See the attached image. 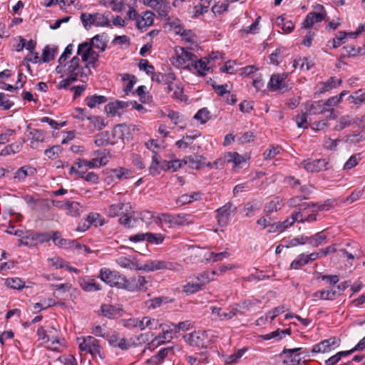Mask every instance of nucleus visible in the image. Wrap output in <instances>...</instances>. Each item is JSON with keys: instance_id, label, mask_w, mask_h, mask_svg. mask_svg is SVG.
Wrapping results in <instances>:
<instances>
[{"instance_id": "38", "label": "nucleus", "mask_w": 365, "mask_h": 365, "mask_svg": "<svg viewBox=\"0 0 365 365\" xmlns=\"http://www.w3.org/2000/svg\"><path fill=\"white\" fill-rule=\"evenodd\" d=\"M282 199L279 197H274L264 206V211L267 214H270L281 209Z\"/></svg>"}, {"instance_id": "22", "label": "nucleus", "mask_w": 365, "mask_h": 365, "mask_svg": "<svg viewBox=\"0 0 365 365\" xmlns=\"http://www.w3.org/2000/svg\"><path fill=\"white\" fill-rule=\"evenodd\" d=\"M77 55L81 56L82 61L88 62L91 55V39H88L78 45Z\"/></svg>"}, {"instance_id": "62", "label": "nucleus", "mask_w": 365, "mask_h": 365, "mask_svg": "<svg viewBox=\"0 0 365 365\" xmlns=\"http://www.w3.org/2000/svg\"><path fill=\"white\" fill-rule=\"evenodd\" d=\"M136 217L137 218L140 217V219L146 224H150L152 222L153 218L154 217V215L151 212L148 210H144L140 213L136 212Z\"/></svg>"}, {"instance_id": "25", "label": "nucleus", "mask_w": 365, "mask_h": 365, "mask_svg": "<svg viewBox=\"0 0 365 365\" xmlns=\"http://www.w3.org/2000/svg\"><path fill=\"white\" fill-rule=\"evenodd\" d=\"M29 135L31 136L30 145L32 148H36L38 144L43 142L46 137L45 132L38 129L31 130Z\"/></svg>"}, {"instance_id": "24", "label": "nucleus", "mask_w": 365, "mask_h": 365, "mask_svg": "<svg viewBox=\"0 0 365 365\" xmlns=\"http://www.w3.org/2000/svg\"><path fill=\"white\" fill-rule=\"evenodd\" d=\"M57 53V46H46L43 49L42 56H41V62L46 63L53 60Z\"/></svg>"}, {"instance_id": "28", "label": "nucleus", "mask_w": 365, "mask_h": 365, "mask_svg": "<svg viewBox=\"0 0 365 365\" xmlns=\"http://www.w3.org/2000/svg\"><path fill=\"white\" fill-rule=\"evenodd\" d=\"M108 40V37L105 33L96 35L93 37V47L98 49L99 51H103L107 46Z\"/></svg>"}, {"instance_id": "42", "label": "nucleus", "mask_w": 365, "mask_h": 365, "mask_svg": "<svg viewBox=\"0 0 365 365\" xmlns=\"http://www.w3.org/2000/svg\"><path fill=\"white\" fill-rule=\"evenodd\" d=\"M225 158L227 163L232 162L235 166H240L242 163L246 162L245 158L236 152L227 153Z\"/></svg>"}, {"instance_id": "61", "label": "nucleus", "mask_w": 365, "mask_h": 365, "mask_svg": "<svg viewBox=\"0 0 365 365\" xmlns=\"http://www.w3.org/2000/svg\"><path fill=\"white\" fill-rule=\"evenodd\" d=\"M305 66L307 68H310V67L314 66L313 64H311L310 62L308 61L307 58L299 57L293 61V66L294 68H297V67H299V68H304Z\"/></svg>"}, {"instance_id": "9", "label": "nucleus", "mask_w": 365, "mask_h": 365, "mask_svg": "<svg viewBox=\"0 0 365 365\" xmlns=\"http://www.w3.org/2000/svg\"><path fill=\"white\" fill-rule=\"evenodd\" d=\"M302 348L284 349L282 353L284 356L283 363L285 365H299L302 358L299 351Z\"/></svg>"}, {"instance_id": "29", "label": "nucleus", "mask_w": 365, "mask_h": 365, "mask_svg": "<svg viewBox=\"0 0 365 365\" xmlns=\"http://www.w3.org/2000/svg\"><path fill=\"white\" fill-rule=\"evenodd\" d=\"M137 217L135 212H132V213L126 212L119 219L120 224L126 228L135 227Z\"/></svg>"}, {"instance_id": "59", "label": "nucleus", "mask_w": 365, "mask_h": 365, "mask_svg": "<svg viewBox=\"0 0 365 365\" xmlns=\"http://www.w3.org/2000/svg\"><path fill=\"white\" fill-rule=\"evenodd\" d=\"M193 277L198 283L202 284V288L210 280H212V279L210 278V272L208 271H205L197 276H194Z\"/></svg>"}, {"instance_id": "35", "label": "nucleus", "mask_w": 365, "mask_h": 365, "mask_svg": "<svg viewBox=\"0 0 365 365\" xmlns=\"http://www.w3.org/2000/svg\"><path fill=\"white\" fill-rule=\"evenodd\" d=\"M357 120H355L354 118L351 117V115H344L339 118V120L337 121L334 130H341L344 129L345 128L351 125L353 123H357Z\"/></svg>"}, {"instance_id": "14", "label": "nucleus", "mask_w": 365, "mask_h": 365, "mask_svg": "<svg viewBox=\"0 0 365 365\" xmlns=\"http://www.w3.org/2000/svg\"><path fill=\"white\" fill-rule=\"evenodd\" d=\"M304 109L309 115L324 113L327 111L322 101L307 102L304 104Z\"/></svg>"}, {"instance_id": "43", "label": "nucleus", "mask_w": 365, "mask_h": 365, "mask_svg": "<svg viewBox=\"0 0 365 365\" xmlns=\"http://www.w3.org/2000/svg\"><path fill=\"white\" fill-rule=\"evenodd\" d=\"M122 81L125 83L123 90L128 94L132 91L134 84L136 83V78L133 75L125 73L122 76Z\"/></svg>"}, {"instance_id": "56", "label": "nucleus", "mask_w": 365, "mask_h": 365, "mask_svg": "<svg viewBox=\"0 0 365 365\" xmlns=\"http://www.w3.org/2000/svg\"><path fill=\"white\" fill-rule=\"evenodd\" d=\"M308 264V262H307V259H306V255L301 254L297 257L296 259L292 261V262L290 264V267H291V269H297L299 267H301L305 264Z\"/></svg>"}, {"instance_id": "13", "label": "nucleus", "mask_w": 365, "mask_h": 365, "mask_svg": "<svg viewBox=\"0 0 365 365\" xmlns=\"http://www.w3.org/2000/svg\"><path fill=\"white\" fill-rule=\"evenodd\" d=\"M121 309L114 305L104 304L101 309L96 312L99 316H103L109 319L118 317L120 316Z\"/></svg>"}, {"instance_id": "11", "label": "nucleus", "mask_w": 365, "mask_h": 365, "mask_svg": "<svg viewBox=\"0 0 365 365\" xmlns=\"http://www.w3.org/2000/svg\"><path fill=\"white\" fill-rule=\"evenodd\" d=\"M287 74L283 73L282 74H273L271 76L268 86L273 91H282L283 92L287 90V85L285 79Z\"/></svg>"}, {"instance_id": "31", "label": "nucleus", "mask_w": 365, "mask_h": 365, "mask_svg": "<svg viewBox=\"0 0 365 365\" xmlns=\"http://www.w3.org/2000/svg\"><path fill=\"white\" fill-rule=\"evenodd\" d=\"M190 281L187 282L182 286L183 292L187 294H192L202 289V284L198 283L195 279H194V277H190Z\"/></svg>"}, {"instance_id": "23", "label": "nucleus", "mask_w": 365, "mask_h": 365, "mask_svg": "<svg viewBox=\"0 0 365 365\" xmlns=\"http://www.w3.org/2000/svg\"><path fill=\"white\" fill-rule=\"evenodd\" d=\"M339 293L337 292V291L331 288L330 289L327 290H319L316 292H314L312 295L313 300L317 301V300H333Z\"/></svg>"}, {"instance_id": "20", "label": "nucleus", "mask_w": 365, "mask_h": 365, "mask_svg": "<svg viewBox=\"0 0 365 365\" xmlns=\"http://www.w3.org/2000/svg\"><path fill=\"white\" fill-rule=\"evenodd\" d=\"M325 16L326 13L324 11L319 13H309L303 21V26L305 29L311 28L315 23L321 22Z\"/></svg>"}, {"instance_id": "2", "label": "nucleus", "mask_w": 365, "mask_h": 365, "mask_svg": "<svg viewBox=\"0 0 365 365\" xmlns=\"http://www.w3.org/2000/svg\"><path fill=\"white\" fill-rule=\"evenodd\" d=\"M115 262L123 268L143 270L147 272H154L157 270L179 272L182 269V266L180 264L165 260H151L148 261L143 265H138L137 262L134 261V258L121 256L118 257L115 259Z\"/></svg>"}, {"instance_id": "12", "label": "nucleus", "mask_w": 365, "mask_h": 365, "mask_svg": "<svg viewBox=\"0 0 365 365\" xmlns=\"http://www.w3.org/2000/svg\"><path fill=\"white\" fill-rule=\"evenodd\" d=\"M37 334L42 339L44 340L46 339L48 343L51 342V344L48 345V347L51 350L59 351L60 346L63 345L62 342L64 341L63 339H60L59 338L47 334L46 331L42 327L38 329Z\"/></svg>"}, {"instance_id": "4", "label": "nucleus", "mask_w": 365, "mask_h": 365, "mask_svg": "<svg viewBox=\"0 0 365 365\" xmlns=\"http://www.w3.org/2000/svg\"><path fill=\"white\" fill-rule=\"evenodd\" d=\"M91 169V161L86 160L84 159H78V160L73 165L69 170L71 175L73 174L78 175L80 178L85 179L87 181L91 180V173L88 170Z\"/></svg>"}, {"instance_id": "27", "label": "nucleus", "mask_w": 365, "mask_h": 365, "mask_svg": "<svg viewBox=\"0 0 365 365\" xmlns=\"http://www.w3.org/2000/svg\"><path fill=\"white\" fill-rule=\"evenodd\" d=\"M200 198L201 193L200 192H193L191 194H184L176 199V204L178 205H184L198 200Z\"/></svg>"}, {"instance_id": "7", "label": "nucleus", "mask_w": 365, "mask_h": 365, "mask_svg": "<svg viewBox=\"0 0 365 365\" xmlns=\"http://www.w3.org/2000/svg\"><path fill=\"white\" fill-rule=\"evenodd\" d=\"M302 167L308 172H321L329 169V163L327 159L305 160L301 163Z\"/></svg>"}, {"instance_id": "44", "label": "nucleus", "mask_w": 365, "mask_h": 365, "mask_svg": "<svg viewBox=\"0 0 365 365\" xmlns=\"http://www.w3.org/2000/svg\"><path fill=\"white\" fill-rule=\"evenodd\" d=\"M347 94L346 91H343L339 95L334 96L328 98L323 104L324 107H334L340 103L344 96Z\"/></svg>"}, {"instance_id": "60", "label": "nucleus", "mask_w": 365, "mask_h": 365, "mask_svg": "<svg viewBox=\"0 0 365 365\" xmlns=\"http://www.w3.org/2000/svg\"><path fill=\"white\" fill-rule=\"evenodd\" d=\"M164 240V237L161 234H153V233H147L146 241L153 243L159 245L161 244Z\"/></svg>"}, {"instance_id": "30", "label": "nucleus", "mask_w": 365, "mask_h": 365, "mask_svg": "<svg viewBox=\"0 0 365 365\" xmlns=\"http://www.w3.org/2000/svg\"><path fill=\"white\" fill-rule=\"evenodd\" d=\"M36 173V170L30 166H23L15 173L14 178L19 181L24 180L27 176H32Z\"/></svg>"}, {"instance_id": "1", "label": "nucleus", "mask_w": 365, "mask_h": 365, "mask_svg": "<svg viewBox=\"0 0 365 365\" xmlns=\"http://www.w3.org/2000/svg\"><path fill=\"white\" fill-rule=\"evenodd\" d=\"M221 55L219 52H212L207 57L197 60L196 56L188 52L183 47H176L175 50V56L173 57L172 64L175 67L182 66V68H212L215 66L212 64V61L220 60Z\"/></svg>"}, {"instance_id": "26", "label": "nucleus", "mask_w": 365, "mask_h": 365, "mask_svg": "<svg viewBox=\"0 0 365 365\" xmlns=\"http://www.w3.org/2000/svg\"><path fill=\"white\" fill-rule=\"evenodd\" d=\"M329 233L327 230H324L316 233L309 238V244L314 247H318L327 242Z\"/></svg>"}, {"instance_id": "3", "label": "nucleus", "mask_w": 365, "mask_h": 365, "mask_svg": "<svg viewBox=\"0 0 365 365\" xmlns=\"http://www.w3.org/2000/svg\"><path fill=\"white\" fill-rule=\"evenodd\" d=\"M98 277L110 287H115L118 289H125V285L128 283L125 277L108 268L101 269Z\"/></svg>"}, {"instance_id": "17", "label": "nucleus", "mask_w": 365, "mask_h": 365, "mask_svg": "<svg viewBox=\"0 0 365 365\" xmlns=\"http://www.w3.org/2000/svg\"><path fill=\"white\" fill-rule=\"evenodd\" d=\"M210 309L212 311V314L216 317V319L221 321L232 319L237 312V309L224 310L223 309L217 307H211Z\"/></svg>"}, {"instance_id": "48", "label": "nucleus", "mask_w": 365, "mask_h": 365, "mask_svg": "<svg viewBox=\"0 0 365 365\" xmlns=\"http://www.w3.org/2000/svg\"><path fill=\"white\" fill-rule=\"evenodd\" d=\"M194 118L204 124L210 118V113L206 108H201L195 115Z\"/></svg>"}, {"instance_id": "18", "label": "nucleus", "mask_w": 365, "mask_h": 365, "mask_svg": "<svg viewBox=\"0 0 365 365\" xmlns=\"http://www.w3.org/2000/svg\"><path fill=\"white\" fill-rule=\"evenodd\" d=\"M204 333L194 331L192 333L183 336L184 339L191 346H204Z\"/></svg>"}, {"instance_id": "54", "label": "nucleus", "mask_w": 365, "mask_h": 365, "mask_svg": "<svg viewBox=\"0 0 365 365\" xmlns=\"http://www.w3.org/2000/svg\"><path fill=\"white\" fill-rule=\"evenodd\" d=\"M109 5L113 11L122 12L125 10L128 5L124 3L123 0H110Z\"/></svg>"}, {"instance_id": "15", "label": "nucleus", "mask_w": 365, "mask_h": 365, "mask_svg": "<svg viewBox=\"0 0 365 365\" xmlns=\"http://www.w3.org/2000/svg\"><path fill=\"white\" fill-rule=\"evenodd\" d=\"M109 153L103 149L93 153V168H99L106 165L110 160Z\"/></svg>"}, {"instance_id": "10", "label": "nucleus", "mask_w": 365, "mask_h": 365, "mask_svg": "<svg viewBox=\"0 0 365 365\" xmlns=\"http://www.w3.org/2000/svg\"><path fill=\"white\" fill-rule=\"evenodd\" d=\"M128 106V102L116 100L106 105L104 110L108 115L120 116L123 113V110Z\"/></svg>"}, {"instance_id": "49", "label": "nucleus", "mask_w": 365, "mask_h": 365, "mask_svg": "<svg viewBox=\"0 0 365 365\" xmlns=\"http://www.w3.org/2000/svg\"><path fill=\"white\" fill-rule=\"evenodd\" d=\"M208 83L212 86L215 92L220 96H223L227 93H230V91L228 90V85L226 83L217 85L216 82L212 78L210 79Z\"/></svg>"}, {"instance_id": "53", "label": "nucleus", "mask_w": 365, "mask_h": 365, "mask_svg": "<svg viewBox=\"0 0 365 365\" xmlns=\"http://www.w3.org/2000/svg\"><path fill=\"white\" fill-rule=\"evenodd\" d=\"M143 327H140V330H143L145 327H149L150 329H157L158 322L154 319H150L148 317H143L140 319Z\"/></svg>"}, {"instance_id": "58", "label": "nucleus", "mask_w": 365, "mask_h": 365, "mask_svg": "<svg viewBox=\"0 0 365 365\" xmlns=\"http://www.w3.org/2000/svg\"><path fill=\"white\" fill-rule=\"evenodd\" d=\"M261 205L257 201H252L250 202H247L245 204L244 207V212H245V215L247 217L250 216V213L255 210H259Z\"/></svg>"}, {"instance_id": "16", "label": "nucleus", "mask_w": 365, "mask_h": 365, "mask_svg": "<svg viewBox=\"0 0 365 365\" xmlns=\"http://www.w3.org/2000/svg\"><path fill=\"white\" fill-rule=\"evenodd\" d=\"M175 349L180 351V348L178 346L162 349L158 354L150 358L147 362L152 365H158L163 361L164 359L168 355V353L174 351Z\"/></svg>"}, {"instance_id": "21", "label": "nucleus", "mask_w": 365, "mask_h": 365, "mask_svg": "<svg viewBox=\"0 0 365 365\" xmlns=\"http://www.w3.org/2000/svg\"><path fill=\"white\" fill-rule=\"evenodd\" d=\"M130 127L125 124H119L113 128L112 137L113 140L128 138L130 133Z\"/></svg>"}, {"instance_id": "33", "label": "nucleus", "mask_w": 365, "mask_h": 365, "mask_svg": "<svg viewBox=\"0 0 365 365\" xmlns=\"http://www.w3.org/2000/svg\"><path fill=\"white\" fill-rule=\"evenodd\" d=\"M94 143L97 146H104L115 142L111 139L109 132L104 131L96 135Z\"/></svg>"}, {"instance_id": "19", "label": "nucleus", "mask_w": 365, "mask_h": 365, "mask_svg": "<svg viewBox=\"0 0 365 365\" xmlns=\"http://www.w3.org/2000/svg\"><path fill=\"white\" fill-rule=\"evenodd\" d=\"M159 327L162 329L163 334L156 336L154 341H157V344H161L165 341H170L173 339L171 334L174 333V329L172 327L171 324L170 325H163L160 324H159Z\"/></svg>"}, {"instance_id": "6", "label": "nucleus", "mask_w": 365, "mask_h": 365, "mask_svg": "<svg viewBox=\"0 0 365 365\" xmlns=\"http://www.w3.org/2000/svg\"><path fill=\"white\" fill-rule=\"evenodd\" d=\"M148 75L151 76L153 81L158 83H165L168 85V92L170 93L173 90L172 83L175 79V75L170 70H164L162 72H152L150 70H145Z\"/></svg>"}, {"instance_id": "32", "label": "nucleus", "mask_w": 365, "mask_h": 365, "mask_svg": "<svg viewBox=\"0 0 365 365\" xmlns=\"http://www.w3.org/2000/svg\"><path fill=\"white\" fill-rule=\"evenodd\" d=\"M187 163L190 167L195 169H199L205 165L203 157L200 155L185 157L183 160V164L186 165Z\"/></svg>"}, {"instance_id": "5", "label": "nucleus", "mask_w": 365, "mask_h": 365, "mask_svg": "<svg viewBox=\"0 0 365 365\" xmlns=\"http://www.w3.org/2000/svg\"><path fill=\"white\" fill-rule=\"evenodd\" d=\"M218 224L222 226H226L230 219L237 212V207L230 202L226 203L222 207L216 210Z\"/></svg>"}, {"instance_id": "52", "label": "nucleus", "mask_w": 365, "mask_h": 365, "mask_svg": "<svg viewBox=\"0 0 365 365\" xmlns=\"http://www.w3.org/2000/svg\"><path fill=\"white\" fill-rule=\"evenodd\" d=\"M125 205L123 203H118L111 205L108 209V215L110 217H114L119 215L120 213H123V207Z\"/></svg>"}, {"instance_id": "51", "label": "nucleus", "mask_w": 365, "mask_h": 365, "mask_svg": "<svg viewBox=\"0 0 365 365\" xmlns=\"http://www.w3.org/2000/svg\"><path fill=\"white\" fill-rule=\"evenodd\" d=\"M282 148L279 145H272L270 148L266 150L264 153V158L265 160H271L274 158L277 154L280 153Z\"/></svg>"}, {"instance_id": "55", "label": "nucleus", "mask_w": 365, "mask_h": 365, "mask_svg": "<svg viewBox=\"0 0 365 365\" xmlns=\"http://www.w3.org/2000/svg\"><path fill=\"white\" fill-rule=\"evenodd\" d=\"M93 24L97 26H106L109 24L108 16L101 14H95L93 15Z\"/></svg>"}, {"instance_id": "45", "label": "nucleus", "mask_w": 365, "mask_h": 365, "mask_svg": "<svg viewBox=\"0 0 365 365\" xmlns=\"http://www.w3.org/2000/svg\"><path fill=\"white\" fill-rule=\"evenodd\" d=\"M112 177L118 180L128 179L130 177L132 172L126 168H120L118 169L112 170Z\"/></svg>"}, {"instance_id": "50", "label": "nucleus", "mask_w": 365, "mask_h": 365, "mask_svg": "<svg viewBox=\"0 0 365 365\" xmlns=\"http://www.w3.org/2000/svg\"><path fill=\"white\" fill-rule=\"evenodd\" d=\"M190 216L187 214L174 215L175 226L186 225L191 222Z\"/></svg>"}, {"instance_id": "34", "label": "nucleus", "mask_w": 365, "mask_h": 365, "mask_svg": "<svg viewBox=\"0 0 365 365\" xmlns=\"http://www.w3.org/2000/svg\"><path fill=\"white\" fill-rule=\"evenodd\" d=\"M182 161L180 160H163L161 161L160 169L165 171L172 170L173 172L176 171L182 166Z\"/></svg>"}, {"instance_id": "64", "label": "nucleus", "mask_w": 365, "mask_h": 365, "mask_svg": "<svg viewBox=\"0 0 365 365\" xmlns=\"http://www.w3.org/2000/svg\"><path fill=\"white\" fill-rule=\"evenodd\" d=\"M349 98L351 99V102L355 104H361L365 102V92H362L361 90H359L355 92L354 95L350 96Z\"/></svg>"}, {"instance_id": "47", "label": "nucleus", "mask_w": 365, "mask_h": 365, "mask_svg": "<svg viewBox=\"0 0 365 365\" xmlns=\"http://www.w3.org/2000/svg\"><path fill=\"white\" fill-rule=\"evenodd\" d=\"M172 327L174 329V333L176 334L180 331H187L192 327V323L191 321L187 320L181 322L178 324L170 323Z\"/></svg>"}, {"instance_id": "63", "label": "nucleus", "mask_w": 365, "mask_h": 365, "mask_svg": "<svg viewBox=\"0 0 365 365\" xmlns=\"http://www.w3.org/2000/svg\"><path fill=\"white\" fill-rule=\"evenodd\" d=\"M321 345L322 349L324 348L326 349V352L331 351L335 346H338L337 341L334 337L322 341Z\"/></svg>"}, {"instance_id": "46", "label": "nucleus", "mask_w": 365, "mask_h": 365, "mask_svg": "<svg viewBox=\"0 0 365 365\" xmlns=\"http://www.w3.org/2000/svg\"><path fill=\"white\" fill-rule=\"evenodd\" d=\"M6 285L14 289H20L24 287L25 282L20 278H8L5 282Z\"/></svg>"}, {"instance_id": "37", "label": "nucleus", "mask_w": 365, "mask_h": 365, "mask_svg": "<svg viewBox=\"0 0 365 365\" xmlns=\"http://www.w3.org/2000/svg\"><path fill=\"white\" fill-rule=\"evenodd\" d=\"M160 165V156L155 150H153L152 162L149 167V172L150 175L155 176L159 174Z\"/></svg>"}, {"instance_id": "39", "label": "nucleus", "mask_w": 365, "mask_h": 365, "mask_svg": "<svg viewBox=\"0 0 365 365\" xmlns=\"http://www.w3.org/2000/svg\"><path fill=\"white\" fill-rule=\"evenodd\" d=\"M299 212H293L289 217L287 218L282 222H278V226H279L280 232H282L284 230L287 229L288 227H291L294 224L295 222H299Z\"/></svg>"}, {"instance_id": "57", "label": "nucleus", "mask_w": 365, "mask_h": 365, "mask_svg": "<svg viewBox=\"0 0 365 365\" xmlns=\"http://www.w3.org/2000/svg\"><path fill=\"white\" fill-rule=\"evenodd\" d=\"M96 355H98L101 359H103L105 357L98 340L93 338V360L96 359Z\"/></svg>"}, {"instance_id": "41", "label": "nucleus", "mask_w": 365, "mask_h": 365, "mask_svg": "<svg viewBox=\"0 0 365 365\" xmlns=\"http://www.w3.org/2000/svg\"><path fill=\"white\" fill-rule=\"evenodd\" d=\"M341 83V78H336L335 77H331L326 82L322 83V87L320 88L321 93H325L331 89L336 88Z\"/></svg>"}, {"instance_id": "40", "label": "nucleus", "mask_w": 365, "mask_h": 365, "mask_svg": "<svg viewBox=\"0 0 365 365\" xmlns=\"http://www.w3.org/2000/svg\"><path fill=\"white\" fill-rule=\"evenodd\" d=\"M79 349L81 352L84 351L86 354H91V336L78 337L77 339Z\"/></svg>"}, {"instance_id": "36", "label": "nucleus", "mask_w": 365, "mask_h": 365, "mask_svg": "<svg viewBox=\"0 0 365 365\" xmlns=\"http://www.w3.org/2000/svg\"><path fill=\"white\" fill-rule=\"evenodd\" d=\"M153 23V14L152 12H146L141 18L137 19L136 26L138 29H143Z\"/></svg>"}, {"instance_id": "8", "label": "nucleus", "mask_w": 365, "mask_h": 365, "mask_svg": "<svg viewBox=\"0 0 365 365\" xmlns=\"http://www.w3.org/2000/svg\"><path fill=\"white\" fill-rule=\"evenodd\" d=\"M128 283L125 285V289L130 292L145 291L148 289L149 281L145 277L138 276L127 279Z\"/></svg>"}]
</instances>
